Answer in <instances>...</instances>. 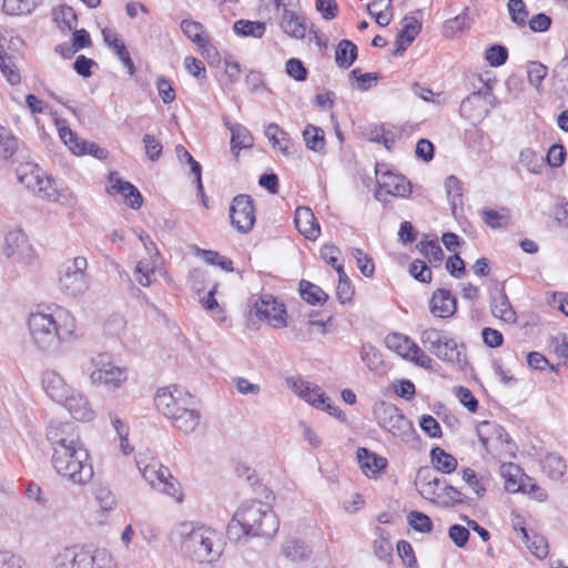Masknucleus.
<instances>
[{
    "instance_id": "1",
    "label": "nucleus",
    "mask_w": 568,
    "mask_h": 568,
    "mask_svg": "<svg viewBox=\"0 0 568 568\" xmlns=\"http://www.w3.org/2000/svg\"><path fill=\"white\" fill-rule=\"evenodd\" d=\"M280 528V520L270 504L258 499L241 504L227 525L229 540L239 542L242 538H272Z\"/></svg>"
},
{
    "instance_id": "2",
    "label": "nucleus",
    "mask_w": 568,
    "mask_h": 568,
    "mask_svg": "<svg viewBox=\"0 0 568 568\" xmlns=\"http://www.w3.org/2000/svg\"><path fill=\"white\" fill-rule=\"evenodd\" d=\"M28 327L32 343L39 351L54 353L61 343L73 337L75 321L68 311L57 307L53 313H30Z\"/></svg>"
},
{
    "instance_id": "3",
    "label": "nucleus",
    "mask_w": 568,
    "mask_h": 568,
    "mask_svg": "<svg viewBox=\"0 0 568 568\" xmlns=\"http://www.w3.org/2000/svg\"><path fill=\"white\" fill-rule=\"evenodd\" d=\"M52 466L57 473L73 484H85L93 477V467L84 445L55 448Z\"/></svg>"
},
{
    "instance_id": "4",
    "label": "nucleus",
    "mask_w": 568,
    "mask_h": 568,
    "mask_svg": "<svg viewBox=\"0 0 568 568\" xmlns=\"http://www.w3.org/2000/svg\"><path fill=\"white\" fill-rule=\"evenodd\" d=\"M373 415L379 427L393 436L409 442L416 436L413 423L393 403L381 400L374 405Z\"/></svg>"
},
{
    "instance_id": "5",
    "label": "nucleus",
    "mask_w": 568,
    "mask_h": 568,
    "mask_svg": "<svg viewBox=\"0 0 568 568\" xmlns=\"http://www.w3.org/2000/svg\"><path fill=\"white\" fill-rule=\"evenodd\" d=\"M87 267L88 262L83 256H77L61 265L59 286L65 295L77 297L88 290Z\"/></svg>"
},
{
    "instance_id": "6",
    "label": "nucleus",
    "mask_w": 568,
    "mask_h": 568,
    "mask_svg": "<svg viewBox=\"0 0 568 568\" xmlns=\"http://www.w3.org/2000/svg\"><path fill=\"white\" fill-rule=\"evenodd\" d=\"M215 532L211 529H192L183 539V548L200 562H211L220 557L221 551L214 550Z\"/></svg>"
},
{
    "instance_id": "7",
    "label": "nucleus",
    "mask_w": 568,
    "mask_h": 568,
    "mask_svg": "<svg viewBox=\"0 0 568 568\" xmlns=\"http://www.w3.org/2000/svg\"><path fill=\"white\" fill-rule=\"evenodd\" d=\"M230 219L232 226L242 234H247L256 222L254 200L248 194H237L231 201Z\"/></svg>"
},
{
    "instance_id": "8",
    "label": "nucleus",
    "mask_w": 568,
    "mask_h": 568,
    "mask_svg": "<svg viewBox=\"0 0 568 568\" xmlns=\"http://www.w3.org/2000/svg\"><path fill=\"white\" fill-rule=\"evenodd\" d=\"M154 402L158 410L171 418L180 413L183 406L194 404V397L178 385H171L159 389Z\"/></svg>"
},
{
    "instance_id": "9",
    "label": "nucleus",
    "mask_w": 568,
    "mask_h": 568,
    "mask_svg": "<svg viewBox=\"0 0 568 568\" xmlns=\"http://www.w3.org/2000/svg\"><path fill=\"white\" fill-rule=\"evenodd\" d=\"M260 320H265L274 328H282L286 326V308L283 303L272 294L261 295L253 302L252 311Z\"/></svg>"
},
{
    "instance_id": "10",
    "label": "nucleus",
    "mask_w": 568,
    "mask_h": 568,
    "mask_svg": "<svg viewBox=\"0 0 568 568\" xmlns=\"http://www.w3.org/2000/svg\"><path fill=\"white\" fill-rule=\"evenodd\" d=\"M101 555L104 552L97 550L92 554L90 550L77 546L68 547L57 555L55 568H101L97 564Z\"/></svg>"
},
{
    "instance_id": "11",
    "label": "nucleus",
    "mask_w": 568,
    "mask_h": 568,
    "mask_svg": "<svg viewBox=\"0 0 568 568\" xmlns=\"http://www.w3.org/2000/svg\"><path fill=\"white\" fill-rule=\"evenodd\" d=\"M16 174L21 184H23L29 191L39 193L43 197H51L49 187L51 181L49 178L43 176V171L38 164L26 162L18 165Z\"/></svg>"
},
{
    "instance_id": "12",
    "label": "nucleus",
    "mask_w": 568,
    "mask_h": 568,
    "mask_svg": "<svg viewBox=\"0 0 568 568\" xmlns=\"http://www.w3.org/2000/svg\"><path fill=\"white\" fill-rule=\"evenodd\" d=\"M47 439L51 444L53 452H55V448L83 444L80 439L78 426L73 422H50L47 429Z\"/></svg>"
},
{
    "instance_id": "13",
    "label": "nucleus",
    "mask_w": 568,
    "mask_h": 568,
    "mask_svg": "<svg viewBox=\"0 0 568 568\" xmlns=\"http://www.w3.org/2000/svg\"><path fill=\"white\" fill-rule=\"evenodd\" d=\"M412 193L410 182L402 174L385 172L377 179L375 199L385 201L384 195L408 196Z\"/></svg>"
},
{
    "instance_id": "14",
    "label": "nucleus",
    "mask_w": 568,
    "mask_h": 568,
    "mask_svg": "<svg viewBox=\"0 0 568 568\" xmlns=\"http://www.w3.org/2000/svg\"><path fill=\"white\" fill-rule=\"evenodd\" d=\"M110 187L106 190L109 194L119 193L125 199V203L133 210H139L143 204V196L129 181H123L118 176L116 172H110L109 174Z\"/></svg>"
},
{
    "instance_id": "15",
    "label": "nucleus",
    "mask_w": 568,
    "mask_h": 568,
    "mask_svg": "<svg viewBox=\"0 0 568 568\" xmlns=\"http://www.w3.org/2000/svg\"><path fill=\"white\" fill-rule=\"evenodd\" d=\"M430 313L439 318H449L457 311V300L447 288H437L429 301Z\"/></svg>"
},
{
    "instance_id": "16",
    "label": "nucleus",
    "mask_w": 568,
    "mask_h": 568,
    "mask_svg": "<svg viewBox=\"0 0 568 568\" xmlns=\"http://www.w3.org/2000/svg\"><path fill=\"white\" fill-rule=\"evenodd\" d=\"M90 379L94 385H104L109 389H115L125 382L126 373L125 369L121 367L108 364L103 365L101 368H95L90 374Z\"/></svg>"
},
{
    "instance_id": "17",
    "label": "nucleus",
    "mask_w": 568,
    "mask_h": 568,
    "mask_svg": "<svg viewBox=\"0 0 568 568\" xmlns=\"http://www.w3.org/2000/svg\"><path fill=\"white\" fill-rule=\"evenodd\" d=\"M422 30V22L414 17H405L403 19V28L398 31L395 40V49L393 54L402 57L407 48L414 42L415 38Z\"/></svg>"
},
{
    "instance_id": "18",
    "label": "nucleus",
    "mask_w": 568,
    "mask_h": 568,
    "mask_svg": "<svg viewBox=\"0 0 568 568\" xmlns=\"http://www.w3.org/2000/svg\"><path fill=\"white\" fill-rule=\"evenodd\" d=\"M42 386L47 395L54 402L67 400L71 387L63 377L54 371H45L42 375Z\"/></svg>"
},
{
    "instance_id": "19",
    "label": "nucleus",
    "mask_w": 568,
    "mask_h": 568,
    "mask_svg": "<svg viewBox=\"0 0 568 568\" xmlns=\"http://www.w3.org/2000/svg\"><path fill=\"white\" fill-rule=\"evenodd\" d=\"M59 404L63 405L75 419L91 420L94 416L88 399L73 388L67 395V400H61Z\"/></svg>"
},
{
    "instance_id": "20",
    "label": "nucleus",
    "mask_w": 568,
    "mask_h": 568,
    "mask_svg": "<svg viewBox=\"0 0 568 568\" xmlns=\"http://www.w3.org/2000/svg\"><path fill=\"white\" fill-rule=\"evenodd\" d=\"M294 223L298 232L308 240H315L321 233L320 224L310 207L298 206Z\"/></svg>"
},
{
    "instance_id": "21",
    "label": "nucleus",
    "mask_w": 568,
    "mask_h": 568,
    "mask_svg": "<svg viewBox=\"0 0 568 568\" xmlns=\"http://www.w3.org/2000/svg\"><path fill=\"white\" fill-rule=\"evenodd\" d=\"M357 459L366 476H376L387 467V459L366 447L357 449Z\"/></svg>"
},
{
    "instance_id": "22",
    "label": "nucleus",
    "mask_w": 568,
    "mask_h": 568,
    "mask_svg": "<svg viewBox=\"0 0 568 568\" xmlns=\"http://www.w3.org/2000/svg\"><path fill=\"white\" fill-rule=\"evenodd\" d=\"M174 426L185 434H190L196 429L200 424L201 414L195 409V403L185 405L180 413L172 416Z\"/></svg>"
},
{
    "instance_id": "23",
    "label": "nucleus",
    "mask_w": 568,
    "mask_h": 568,
    "mask_svg": "<svg viewBox=\"0 0 568 568\" xmlns=\"http://www.w3.org/2000/svg\"><path fill=\"white\" fill-rule=\"evenodd\" d=\"M282 30L290 37L303 39L306 32V21L304 17L284 8L281 21Z\"/></svg>"
},
{
    "instance_id": "24",
    "label": "nucleus",
    "mask_w": 568,
    "mask_h": 568,
    "mask_svg": "<svg viewBox=\"0 0 568 568\" xmlns=\"http://www.w3.org/2000/svg\"><path fill=\"white\" fill-rule=\"evenodd\" d=\"M311 548L298 538H290L282 546L283 556L292 562H302L311 556Z\"/></svg>"
},
{
    "instance_id": "25",
    "label": "nucleus",
    "mask_w": 568,
    "mask_h": 568,
    "mask_svg": "<svg viewBox=\"0 0 568 568\" xmlns=\"http://www.w3.org/2000/svg\"><path fill=\"white\" fill-rule=\"evenodd\" d=\"M18 139L4 126L0 125V160L3 162H17L20 158Z\"/></svg>"
},
{
    "instance_id": "26",
    "label": "nucleus",
    "mask_w": 568,
    "mask_h": 568,
    "mask_svg": "<svg viewBox=\"0 0 568 568\" xmlns=\"http://www.w3.org/2000/svg\"><path fill=\"white\" fill-rule=\"evenodd\" d=\"M491 313L495 317L506 323H515L517 320L516 312L508 300L505 291H500L497 296L491 297Z\"/></svg>"
},
{
    "instance_id": "27",
    "label": "nucleus",
    "mask_w": 568,
    "mask_h": 568,
    "mask_svg": "<svg viewBox=\"0 0 568 568\" xmlns=\"http://www.w3.org/2000/svg\"><path fill=\"white\" fill-rule=\"evenodd\" d=\"M501 475L505 478V488L511 493H518L519 481H530V477L524 474L523 469L514 463H505L500 466Z\"/></svg>"
},
{
    "instance_id": "28",
    "label": "nucleus",
    "mask_w": 568,
    "mask_h": 568,
    "mask_svg": "<svg viewBox=\"0 0 568 568\" xmlns=\"http://www.w3.org/2000/svg\"><path fill=\"white\" fill-rule=\"evenodd\" d=\"M430 460L434 468L437 471L444 474H452L457 469L458 462L456 457L452 454L447 453L445 449L440 447H434L430 450Z\"/></svg>"
},
{
    "instance_id": "29",
    "label": "nucleus",
    "mask_w": 568,
    "mask_h": 568,
    "mask_svg": "<svg viewBox=\"0 0 568 568\" xmlns=\"http://www.w3.org/2000/svg\"><path fill=\"white\" fill-rule=\"evenodd\" d=\"M437 358L448 363H457L462 367L467 364V361L462 358V353L458 349V344L454 338L445 339L439 348L432 352Z\"/></svg>"
},
{
    "instance_id": "30",
    "label": "nucleus",
    "mask_w": 568,
    "mask_h": 568,
    "mask_svg": "<svg viewBox=\"0 0 568 568\" xmlns=\"http://www.w3.org/2000/svg\"><path fill=\"white\" fill-rule=\"evenodd\" d=\"M392 0H373L366 7L367 12L375 19L381 27H387L392 19Z\"/></svg>"
},
{
    "instance_id": "31",
    "label": "nucleus",
    "mask_w": 568,
    "mask_h": 568,
    "mask_svg": "<svg viewBox=\"0 0 568 568\" xmlns=\"http://www.w3.org/2000/svg\"><path fill=\"white\" fill-rule=\"evenodd\" d=\"M226 128L231 131V150L235 154L239 153L240 150L251 148L253 145V136L251 133L243 128L241 124H230L229 122H224Z\"/></svg>"
},
{
    "instance_id": "32",
    "label": "nucleus",
    "mask_w": 568,
    "mask_h": 568,
    "mask_svg": "<svg viewBox=\"0 0 568 568\" xmlns=\"http://www.w3.org/2000/svg\"><path fill=\"white\" fill-rule=\"evenodd\" d=\"M385 344L389 349L396 352L405 359L409 358L413 349L415 348L414 345H417L409 337L399 333L388 334L385 338Z\"/></svg>"
},
{
    "instance_id": "33",
    "label": "nucleus",
    "mask_w": 568,
    "mask_h": 568,
    "mask_svg": "<svg viewBox=\"0 0 568 568\" xmlns=\"http://www.w3.org/2000/svg\"><path fill=\"white\" fill-rule=\"evenodd\" d=\"M265 135L274 149H278L283 154L290 155V144L292 140L276 123H270L265 128Z\"/></svg>"
},
{
    "instance_id": "34",
    "label": "nucleus",
    "mask_w": 568,
    "mask_h": 568,
    "mask_svg": "<svg viewBox=\"0 0 568 568\" xmlns=\"http://www.w3.org/2000/svg\"><path fill=\"white\" fill-rule=\"evenodd\" d=\"M298 291L301 297L311 305H323L328 300V294L318 285L306 280H301Z\"/></svg>"
},
{
    "instance_id": "35",
    "label": "nucleus",
    "mask_w": 568,
    "mask_h": 568,
    "mask_svg": "<svg viewBox=\"0 0 568 568\" xmlns=\"http://www.w3.org/2000/svg\"><path fill=\"white\" fill-rule=\"evenodd\" d=\"M59 135L63 143L69 146V149L77 155H85L88 154V149L90 142L83 139H80L75 132H73L69 126H62L59 129Z\"/></svg>"
},
{
    "instance_id": "36",
    "label": "nucleus",
    "mask_w": 568,
    "mask_h": 568,
    "mask_svg": "<svg viewBox=\"0 0 568 568\" xmlns=\"http://www.w3.org/2000/svg\"><path fill=\"white\" fill-rule=\"evenodd\" d=\"M233 30L240 37L261 39L266 31V24L262 21L241 19L234 22Z\"/></svg>"
},
{
    "instance_id": "37",
    "label": "nucleus",
    "mask_w": 568,
    "mask_h": 568,
    "mask_svg": "<svg viewBox=\"0 0 568 568\" xmlns=\"http://www.w3.org/2000/svg\"><path fill=\"white\" fill-rule=\"evenodd\" d=\"M303 139L308 150L322 152L325 149V133L320 126L307 124L303 130Z\"/></svg>"
},
{
    "instance_id": "38",
    "label": "nucleus",
    "mask_w": 568,
    "mask_h": 568,
    "mask_svg": "<svg viewBox=\"0 0 568 568\" xmlns=\"http://www.w3.org/2000/svg\"><path fill=\"white\" fill-rule=\"evenodd\" d=\"M419 253L434 266H439L444 260V252L437 240L420 241L416 244Z\"/></svg>"
},
{
    "instance_id": "39",
    "label": "nucleus",
    "mask_w": 568,
    "mask_h": 568,
    "mask_svg": "<svg viewBox=\"0 0 568 568\" xmlns=\"http://www.w3.org/2000/svg\"><path fill=\"white\" fill-rule=\"evenodd\" d=\"M54 21L61 31H71L77 27L78 17L73 8L67 4L53 10Z\"/></svg>"
},
{
    "instance_id": "40",
    "label": "nucleus",
    "mask_w": 568,
    "mask_h": 568,
    "mask_svg": "<svg viewBox=\"0 0 568 568\" xmlns=\"http://www.w3.org/2000/svg\"><path fill=\"white\" fill-rule=\"evenodd\" d=\"M542 471L554 480L561 478L566 470L565 460L555 454H548L541 464Z\"/></svg>"
},
{
    "instance_id": "41",
    "label": "nucleus",
    "mask_w": 568,
    "mask_h": 568,
    "mask_svg": "<svg viewBox=\"0 0 568 568\" xmlns=\"http://www.w3.org/2000/svg\"><path fill=\"white\" fill-rule=\"evenodd\" d=\"M181 30L197 47H203V43L209 40V37L204 34V28L200 22L183 20L181 22Z\"/></svg>"
},
{
    "instance_id": "42",
    "label": "nucleus",
    "mask_w": 568,
    "mask_h": 568,
    "mask_svg": "<svg viewBox=\"0 0 568 568\" xmlns=\"http://www.w3.org/2000/svg\"><path fill=\"white\" fill-rule=\"evenodd\" d=\"M41 0H3V11L8 14H28Z\"/></svg>"
},
{
    "instance_id": "43",
    "label": "nucleus",
    "mask_w": 568,
    "mask_h": 568,
    "mask_svg": "<svg viewBox=\"0 0 568 568\" xmlns=\"http://www.w3.org/2000/svg\"><path fill=\"white\" fill-rule=\"evenodd\" d=\"M361 358L371 371H379L383 368L384 361L382 354L369 343L363 344Z\"/></svg>"
},
{
    "instance_id": "44",
    "label": "nucleus",
    "mask_w": 568,
    "mask_h": 568,
    "mask_svg": "<svg viewBox=\"0 0 568 568\" xmlns=\"http://www.w3.org/2000/svg\"><path fill=\"white\" fill-rule=\"evenodd\" d=\"M509 210L501 207L500 211L485 209L483 210V219L486 225L490 229H499L508 225L509 223Z\"/></svg>"
},
{
    "instance_id": "45",
    "label": "nucleus",
    "mask_w": 568,
    "mask_h": 568,
    "mask_svg": "<svg viewBox=\"0 0 568 568\" xmlns=\"http://www.w3.org/2000/svg\"><path fill=\"white\" fill-rule=\"evenodd\" d=\"M417 480L423 485L428 495L440 497V494H437V488L440 486L442 479L435 476L430 468H420L417 473Z\"/></svg>"
},
{
    "instance_id": "46",
    "label": "nucleus",
    "mask_w": 568,
    "mask_h": 568,
    "mask_svg": "<svg viewBox=\"0 0 568 568\" xmlns=\"http://www.w3.org/2000/svg\"><path fill=\"white\" fill-rule=\"evenodd\" d=\"M442 496L444 497L442 501V506L444 507H456L457 505L462 504L469 505V498L459 489L449 484H446L443 487V494H440V497Z\"/></svg>"
},
{
    "instance_id": "47",
    "label": "nucleus",
    "mask_w": 568,
    "mask_h": 568,
    "mask_svg": "<svg viewBox=\"0 0 568 568\" xmlns=\"http://www.w3.org/2000/svg\"><path fill=\"white\" fill-rule=\"evenodd\" d=\"M407 521L414 530L423 534L430 532L434 527L430 517L418 510L409 511L407 515Z\"/></svg>"
},
{
    "instance_id": "48",
    "label": "nucleus",
    "mask_w": 568,
    "mask_h": 568,
    "mask_svg": "<svg viewBox=\"0 0 568 568\" xmlns=\"http://www.w3.org/2000/svg\"><path fill=\"white\" fill-rule=\"evenodd\" d=\"M102 37L105 44L116 54L119 60H122L124 57L130 54L125 43L118 38L116 33L112 29L104 28L102 30Z\"/></svg>"
},
{
    "instance_id": "49",
    "label": "nucleus",
    "mask_w": 568,
    "mask_h": 568,
    "mask_svg": "<svg viewBox=\"0 0 568 568\" xmlns=\"http://www.w3.org/2000/svg\"><path fill=\"white\" fill-rule=\"evenodd\" d=\"M448 337L444 335L443 331L434 327L426 328L420 334V342L425 348L430 353L439 348V345Z\"/></svg>"
},
{
    "instance_id": "50",
    "label": "nucleus",
    "mask_w": 568,
    "mask_h": 568,
    "mask_svg": "<svg viewBox=\"0 0 568 568\" xmlns=\"http://www.w3.org/2000/svg\"><path fill=\"white\" fill-rule=\"evenodd\" d=\"M508 12L511 21L519 28H523L527 23L528 10L523 0H509Z\"/></svg>"
},
{
    "instance_id": "51",
    "label": "nucleus",
    "mask_w": 568,
    "mask_h": 568,
    "mask_svg": "<svg viewBox=\"0 0 568 568\" xmlns=\"http://www.w3.org/2000/svg\"><path fill=\"white\" fill-rule=\"evenodd\" d=\"M409 274L412 277L420 283H430L433 280V272L423 260L416 258L409 265Z\"/></svg>"
},
{
    "instance_id": "52",
    "label": "nucleus",
    "mask_w": 568,
    "mask_h": 568,
    "mask_svg": "<svg viewBox=\"0 0 568 568\" xmlns=\"http://www.w3.org/2000/svg\"><path fill=\"white\" fill-rule=\"evenodd\" d=\"M352 256L356 260L357 267L364 276H373L375 265L373 258L368 254H366L362 248L354 247L352 248Z\"/></svg>"
},
{
    "instance_id": "53",
    "label": "nucleus",
    "mask_w": 568,
    "mask_h": 568,
    "mask_svg": "<svg viewBox=\"0 0 568 568\" xmlns=\"http://www.w3.org/2000/svg\"><path fill=\"white\" fill-rule=\"evenodd\" d=\"M485 59L491 67H500L505 64L508 59V50L505 45L493 44L486 49Z\"/></svg>"
},
{
    "instance_id": "54",
    "label": "nucleus",
    "mask_w": 568,
    "mask_h": 568,
    "mask_svg": "<svg viewBox=\"0 0 568 568\" xmlns=\"http://www.w3.org/2000/svg\"><path fill=\"white\" fill-rule=\"evenodd\" d=\"M548 73V69L545 64L539 61L529 62L527 75L528 81L531 85H534L538 91H540L541 83Z\"/></svg>"
},
{
    "instance_id": "55",
    "label": "nucleus",
    "mask_w": 568,
    "mask_h": 568,
    "mask_svg": "<svg viewBox=\"0 0 568 568\" xmlns=\"http://www.w3.org/2000/svg\"><path fill=\"white\" fill-rule=\"evenodd\" d=\"M480 101V93H470L460 103L459 112L463 118L475 119L481 115V111L476 112L477 103Z\"/></svg>"
},
{
    "instance_id": "56",
    "label": "nucleus",
    "mask_w": 568,
    "mask_h": 568,
    "mask_svg": "<svg viewBox=\"0 0 568 568\" xmlns=\"http://www.w3.org/2000/svg\"><path fill=\"white\" fill-rule=\"evenodd\" d=\"M519 162L531 173H539L542 168V158L531 149H525L520 152Z\"/></svg>"
},
{
    "instance_id": "57",
    "label": "nucleus",
    "mask_w": 568,
    "mask_h": 568,
    "mask_svg": "<svg viewBox=\"0 0 568 568\" xmlns=\"http://www.w3.org/2000/svg\"><path fill=\"white\" fill-rule=\"evenodd\" d=\"M97 503L99 504L102 511L112 510L115 505V496L113 493L105 486H99L94 490Z\"/></svg>"
},
{
    "instance_id": "58",
    "label": "nucleus",
    "mask_w": 568,
    "mask_h": 568,
    "mask_svg": "<svg viewBox=\"0 0 568 568\" xmlns=\"http://www.w3.org/2000/svg\"><path fill=\"white\" fill-rule=\"evenodd\" d=\"M351 79L357 81V88L361 91H367L372 87L376 85L379 79L378 73H362L359 69H354L349 73Z\"/></svg>"
},
{
    "instance_id": "59",
    "label": "nucleus",
    "mask_w": 568,
    "mask_h": 568,
    "mask_svg": "<svg viewBox=\"0 0 568 568\" xmlns=\"http://www.w3.org/2000/svg\"><path fill=\"white\" fill-rule=\"evenodd\" d=\"M26 242V236L21 231L9 232L4 237L3 253L11 257L21 244Z\"/></svg>"
},
{
    "instance_id": "60",
    "label": "nucleus",
    "mask_w": 568,
    "mask_h": 568,
    "mask_svg": "<svg viewBox=\"0 0 568 568\" xmlns=\"http://www.w3.org/2000/svg\"><path fill=\"white\" fill-rule=\"evenodd\" d=\"M445 190L453 209L456 207L457 200H462V182L455 175H449L445 180Z\"/></svg>"
},
{
    "instance_id": "61",
    "label": "nucleus",
    "mask_w": 568,
    "mask_h": 568,
    "mask_svg": "<svg viewBox=\"0 0 568 568\" xmlns=\"http://www.w3.org/2000/svg\"><path fill=\"white\" fill-rule=\"evenodd\" d=\"M285 70L286 73L296 81H305L307 79L308 71L300 59H288L285 64Z\"/></svg>"
},
{
    "instance_id": "62",
    "label": "nucleus",
    "mask_w": 568,
    "mask_h": 568,
    "mask_svg": "<svg viewBox=\"0 0 568 568\" xmlns=\"http://www.w3.org/2000/svg\"><path fill=\"white\" fill-rule=\"evenodd\" d=\"M0 568H29V566L22 556L0 550Z\"/></svg>"
},
{
    "instance_id": "63",
    "label": "nucleus",
    "mask_w": 568,
    "mask_h": 568,
    "mask_svg": "<svg viewBox=\"0 0 568 568\" xmlns=\"http://www.w3.org/2000/svg\"><path fill=\"white\" fill-rule=\"evenodd\" d=\"M526 545L530 552L539 559L546 558L549 552L548 542L540 535L534 534L531 538L529 537V542Z\"/></svg>"
},
{
    "instance_id": "64",
    "label": "nucleus",
    "mask_w": 568,
    "mask_h": 568,
    "mask_svg": "<svg viewBox=\"0 0 568 568\" xmlns=\"http://www.w3.org/2000/svg\"><path fill=\"white\" fill-rule=\"evenodd\" d=\"M397 552L407 568H418V564L410 542L407 540H399L397 542Z\"/></svg>"
}]
</instances>
